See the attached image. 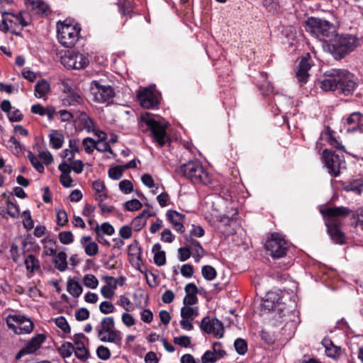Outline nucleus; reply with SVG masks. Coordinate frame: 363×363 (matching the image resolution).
Instances as JSON below:
<instances>
[{
  "label": "nucleus",
  "instance_id": "f257e3e1",
  "mask_svg": "<svg viewBox=\"0 0 363 363\" xmlns=\"http://www.w3.org/2000/svg\"><path fill=\"white\" fill-rule=\"evenodd\" d=\"M318 85L324 91H337L345 96L352 94L357 87L354 74L345 69L327 71Z\"/></svg>",
  "mask_w": 363,
  "mask_h": 363
},
{
  "label": "nucleus",
  "instance_id": "f03ea898",
  "mask_svg": "<svg viewBox=\"0 0 363 363\" xmlns=\"http://www.w3.org/2000/svg\"><path fill=\"white\" fill-rule=\"evenodd\" d=\"M357 45V39L350 35H335L323 45L324 50L333 55L335 59L340 60L352 52Z\"/></svg>",
  "mask_w": 363,
  "mask_h": 363
},
{
  "label": "nucleus",
  "instance_id": "7ed1b4c3",
  "mask_svg": "<svg viewBox=\"0 0 363 363\" xmlns=\"http://www.w3.org/2000/svg\"><path fill=\"white\" fill-rule=\"evenodd\" d=\"M178 177H185L194 184L207 185L211 183L208 173L198 160H190L175 169Z\"/></svg>",
  "mask_w": 363,
  "mask_h": 363
},
{
  "label": "nucleus",
  "instance_id": "20e7f679",
  "mask_svg": "<svg viewBox=\"0 0 363 363\" xmlns=\"http://www.w3.org/2000/svg\"><path fill=\"white\" fill-rule=\"evenodd\" d=\"M306 30L318 40L323 41V45L332 38L336 32L335 27L328 21L317 18H309L306 23Z\"/></svg>",
  "mask_w": 363,
  "mask_h": 363
},
{
  "label": "nucleus",
  "instance_id": "39448f33",
  "mask_svg": "<svg viewBox=\"0 0 363 363\" xmlns=\"http://www.w3.org/2000/svg\"><path fill=\"white\" fill-rule=\"evenodd\" d=\"M98 337L101 342H113L120 345L122 340L121 333L115 329V323L113 317H104L101 319L100 325L96 328Z\"/></svg>",
  "mask_w": 363,
  "mask_h": 363
},
{
  "label": "nucleus",
  "instance_id": "423d86ee",
  "mask_svg": "<svg viewBox=\"0 0 363 363\" xmlns=\"http://www.w3.org/2000/svg\"><path fill=\"white\" fill-rule=\"evenodd\" d=\"M140 120L141 123H145L147 125L145 130H150L152 139L157 143L158 146H164L169 140V137L166 132V126L155 121L148 113L141 115Z\"/></svg>",
  "mask_w": 363,
  "mask_h": 363
},
{
  "label": "nucleus",
  "instance_id": "0eeeda50",
  "mask_svg": "<svg viewBox=\"0 0 363 363\" xmlns=\"http://www.w3.org/2000/svg\"><path fill=\"white\" fill-rule=\"evenodd\" d=\"M80 29L76 26L58 22L57 33L59 43L65 48H73L79 39Z\"/></svg>",
  "mask_w": 363,
  "mask_h": 363
},
{
  "label": "nucleus",
  "instance_id": "6e6552de",
  "mask_svg": "<svg viewBox=\"0 0 363 363\" xmlns=\"http://www.w3.org/2000/svg\"><path fill=\"white\" fill-rule=\"evenodd\" d=\"M28 25L22 12L14 14L11 12L2 16L0 30L4 33L11 32L16 35H21L23 27Z\"/></svg>",
  "mask_w": 363,
  "mask_h": 363
},
{
  "label": "nucleus",
  "instance_id": "1a4fd4ad",
  "mask_svg": "<svg viewBox=\"0 0 363 363\" xmlns=\"http://www.w3.org/2000/svg\"><path fill=\"white\" fill-rule=\"evenodd\" d=\"M321 213L328 227H340L343 220L350 216L352 210L348 207L335 206L322 210Z\"/></svg>",
  "mask_w": 363,
  "mask_h": 363
},
{
  "label": "nucleus",
  "instance_id": "9d476101",
  "mask_svg": "<svg viewBox=\"0 0 363 363\" xmlns=\"http://www.w3.org/2000/svg\"><path fill=\"white\" fill-rule=\"evenodd\" d=\"M290 247V243L286 240L284 236L278 233H274L271 238L267 241L266 249L269 255L274 259H278L286 255Z\"/></svg>",
  "mask_w": 363,
  "mask_h": 363
},
{
  "label": "nucleus",
  "instance_id": "9b49d317",
  "mask_svg": "<svg viewBox=\"0 0 363 363\" xmlns=\"http://www.w3.org/2000/svg\"><path fill=\"white\" fill-rule=\"evenodd\" d=\"M8 327L16 334H28L33 330V322L21 315H9L6 318Z\"/></svg>",
  "mask_w": 363,
  "mask_h": 363
},
{
  "label": "nucleus",
  "instance_id": "f8f14e48",
  "mask_svg": "<svg viewBox=\"0 0 363 363\" xmlns=\"http://www.w3.org/2000/svg\"><path fill=\"white\" fill-rule=\"evenodd\" d=\"M90 91L94 100L98 103L108 102L115 96L113 88L110 85H104L99 81H92Z\"/></svg>",
  "mask_w": 363,
  "mask_h": 363
},
{
  "label": "nucleus",
  "instance_id": "ddd939ff",
  "mask_svg": "<svg viewBox=\"0 0 363 363\" xmlns=\"http://www.w3.org/2000/svg\"><path fill=\"white\" fill-rule=\"evenodd\" d=\"M322 158L325 166L328 169V173L334 177H338L340 173V169L344 162V161L340 158L339 155L325 149L323 152Z\"/></svg>",
  "mask_w": 363,
  "mask_h": 363
},
{
  "label": "nucleus",
  "instance_id": "4468645a",
  "mask_svg": "<svg viewBox=\"0 0 363 363\" xmlns=\"http://www.w3.org/2000/svg\"><path fill=\"white\" fill-rule=\"evenodd\" d=\"M277 295L274 293H268L267 298L264 301V307L268 310H273L278 313L277 319L290 317L292 314V311L289 308H286L285 304L277 298L276 299Z\"/></svg>",
  "mask_w": 363,
  "mask_h": 363
},
{
  "label": "nucleus",
  "instance_id": "2eb2a0df",
  "mask_svg": "<svg viewBox=\"0 0 363 363\" xmlns=\"http://www.w3.org/2000/svg\"><path fill=\"white\" fill-rule=\"evenodd\" d=\"M62 64L68 69H80L86 67L89 61L86 56L79 52H70L61 58Z\"/></svg>",
  "mask_w": 363,
  "mask_h": 363
},
{
  "label": "nucleus",
  "instance_id": "dca6fc26",
  "mask_svg": "<svg viewBox=\"0 0 363 363\" xmlns=\"http://www.w3.org/2000/svg\"><path fill=\"white\" fill-rule=\"evenodd\" d=\"M311 67V59L308 53L303 57L299 62L298 68L296 71V77L301 86L308 82L309 74L308 70Z\"/></svg>",
  "mask_w": 363,
  "mask_h": 363
},
{
  "label": "nucleus",
  "instance_id": "f3484780",
  "mask_svg": "<svg viewBox=\"0 0 363 363\" xmlns=\"http://www.w3.org/2000/svg\"><path fill=\"white\" fill-rule=\"evenodd\" d=\"M167 220L172 223L174 230L179 233L185 232V227L184 223L185 220V216L176 211L168 210L166 213Z\"/></svg>",
  "mask_w": 363,
  "mask_h": 363
},
{
  "label": "nucleus",
  "instance_id": "a211bd4d",
  "mask_svg": "<svg viewBox=\"0 0 363 363\" xmlns=\"http://www.w3.org/2000/svg\"><path fill=\"white\" fill-rule=\"evenodd\" d=\"M345 125L348 133L362 130L363 128V115L359 112L352 113L347 118Z\"/></svg>",
  "mask_w": 363,
  "mask_h": 363
},
{
  "label": "nucleus",
  "instance_id": "6ab92c4d",
  "mask_svg": "<svg viewBox=\"0 0 363 363\" xmlns=\"http://www.w3.org/2000/svg\"><path fill=\"white\" fill-rule=\"evenodd\" d=\"M138 98L140 105L145 108H154L157 104V99L155 94L148 89H144L138 94Z\"/></svg>",
  "mask_w": 363,
  "mask_h": 363
},
{
  "label": "nucleus",
  "instance_id": "aec40b11",
  "mask_svg": "<svg viewBox=\"0 0 363 363\" xmlns=\"http://www.w3.org/2000/svg\"><path fill=\"white\" fill-rule=\"evenodd\" d=\"M46 337L43 334H38L32 337L23 347L27 354H33L36 352L45 342Z\"/></svg>",
  "mask_w": 363,
  "mask_h": 363
},
{
  "label": "nucleus",
  "instance_id": "412c9836",
  "mask_svg": "<svg viewBox=\"0 0 363 363\" xmlns=\"http://www.w3.org/2000/svg\"><path fill=\"white\" fill-rule=\"evenodd\" d=\"M80 244L88 256H95L98 254L99 246L96 242L92 241L90 236H82L80 239Z\"/></svg>",
  "mask_w": 363,
  "mask_h": 363
},
{
  "label": "nucleus",
  "instance_id": "4be33fe9",
  "mask_svg": "<svg viewBox=\"0 0 363 363\" xmlns=\"http://www.w3.org/2000/svg\"><path fill=\"white\" fill-rule=\"evenodd\" d=\"M50 91V85L45 79L39 80L35 86V97L39 99H45L47 95Z\"/></svg>",
  "mask_w": 363,
  "mask_h": 363
},
{
  "label": "nucleus",
  "instance_id": "5701e85b",
  "mask_svg": "<svg viewBox=\"0 0 363 363\" xmlns=\"http://www.w3.org/2000/svg\"><path fill=\"white\" fill-rule=\"evenodd\" d=\"M82 145L84 147L85 152L89 154L91 153L94 149H96L100 152L106 151L111 149L110 146L106 143L104 144L103 148H100L99 146H97L95 140L89 137H87L83 140Z\"/></svg>",
  "mask_w": 363,
  "mask_h": 363
},
{
  "label": "nucleus",
  "instance_id": "b1692460",
  "mask_svg": "<svg viewBox=\"0 0 363 363\" xmlns=\"http://www.w3.org/2000/svg\"><path fill=\"white\" fill-rule=\"evenodd\" d=\"M52 262L55 267L60 272H65L67 269V254L65 252H55Z\"/></svg>",
  "mask_w": 363,
  "mask_h": 363
},
{
  "label": "nucleus",
  "instance_id": "393cba45",
  "mask_svg": "<svg viewBox=\"0 0 363 363\" xmlns=\"http://www.w3.org/2000/svg\"><path fill=\"white\" fill-rule=\"evenodd\" d=\"M92 187L96 192V199L97 201H104L107 199V189L105 184L101 180L94 181Z\"/></svg>",
  "mask_w": 363,
  "mask_h": 363
},
{
  "label": "nucleus",
  "instance_id": "a878e982",
  "mask_svg": "<svg viewBox=\"0 0 363 363\" xmlns=\"http://www.w3.org/2000/svg\"><path fill=\"white\" fill-rule=\"evenodd\" d=\"M68 91L69 93L67 94V95L65 96L62 100V104L64 106H76L77 104H81L83 103V99L79 94L74 91H72L70 89H68Z\"/></svg>",
  "mask_w": 363,
  "mask_h": 363
},
{
  "label": "nucleus",
  "instance_id": "bb28decb",
  "mask_svg": "<svg viewBox=\"0 0 363 363\" xmlns=\"http://www.w3.org/2000/svg\"><path fill=\"white\" fill-rule=\"evenodd\" d=\"M32 9L35 11L37 13L42 15H48L49 13L48 6L42 0H26Z\"/></svg>",
  "mask_w": 363,
  "mask_h": 363
},
{
  "label": "nucleus",
  "instance_id": "cd10ccee",
  "mask_svg": "<svg viewBox=\"0 0 363 363\" xmlns=\"http://www.w3.org/2000/svg\"><path fill=\"white\" fill-rule=\"evenodd\" d=\"M320 140H326L330 145L337 149H342L343 146L333 135V130L328 127L324 132L321 133Z\"/></svg>",
  "mask_w": 363,
  "mask_h": 363
},
{
  "label": "nucleus",
  "instance_id": "c85d7f7f",
  "mask_svg": "<svg viewBox=\"0 0 363 363\" xmlns=\"http://www.w3.org/2000/svg\"><path fill=\"white\" fill-rule=\"evenodd\" d=\"M155 264L157 266H162L166 263V255L164 251H161V245L159 243L155 244L152 247Z\"/></svg>",
  "mask_w": 363,
  "mask_h": 363
},
{
  "label": "nucleus",
  "instance_id": "c756f323",
  "mask_svg": "<svg viewBox=\"0 0 363 363\" xmlns=\"http://www.w3.org/2000/svg\"><path fill=\"white\" fill-rule=\"evenodd\" d=\"M67 291L74 297H79L83 289L81 284L76 280L69 279L67 281Z\"/></svg>",
  "mask_w": 363,
  "mask_h": 363
},
{
  "label": "nucleus",
  "instance_id": "7c9ffc66",
  "mask_svg": "<svg viewBox=\"0 0 363 363\" xmlns=\"http://www.w3.org/2000/svg\"><path fill=\"white\" fill-rule=\"evenodd\" d=\"M328 233L335 243L343 244L345 242V235L340 230V227H328Z\"/></svg>",
  "mask_w": 363,
  "mask_h": 363
},
{
  "label": "nucleus",
  "instance_id": "2f4dec72",
  "mask_svg": "<svg viewBox=\"0 0 363 363\" xmlns=\"http://www.w3.org/2000/svg\"><path fill=\"white\" fill-rule=\"evenodd\" d=\"M24 264L26 269L30 272H34L40 268V261L33 255H28L24 260Z\"/></svg>",
  "mask_w": 363,
  "mask_h": 363
},
{
  "label": "nucleus",
  "instance_id": "473e14b6",
  "mask_svg": "<svg viewBox=\"0 0 363 363\" xmlns=\"http://www.w3.org/2000/svg\"><path fill=\"white\" fill-rule=\"evenodd\" d=\"M50 145L54 149H60L64 143V135L57 130H54L49 135Z\"/></svg>",
  "mask_w": 363,
  "mask_h": 363
},
{
  "label": "nucleus",
  "instance_id": "72a5a7b5",
  "mask_svg": "<svg viewBox=\"0 0 363 363\" xmlns=\"http://www.w3.org/2000/svg\"><path fill=\"white\" fill-rule=\"evenodd\" d=\"M43 242L45 243L44 247L43 255L48 256H54L56 252V242L53 239L45 238Z\"/></svg>",
  "mask_w": 363,
  "mask_h": 363
},
{
  "label": "nucleus",
  "instance_id": "f704fd0d",
  "mask_svg": "<svg viewBox=\"0 0 363 363\" xmlns=\"http://www.w3.org/2000/svg\"><path fill=\"white\" fill-rule=\"evenodd\" d=\"M198 308L191 307L190 306H184L181 308V316L182 318H189L194 320L195 317L198 315Z\"/></svg>",
  "mask_w": 363,
  "mask_h": 363
},
{
  "label": "nucleus",
  "instance_id": "c9c22d12",
  "mask_svg": "<svg viewBox=\"0 0 363 363\" xmlns=\"http://www.w3.org/2000/svg\"><path fill=\"white\" fill-rule=\"evenodd\" d=\"M94 231L96 234H101V235H111L114 233L113 227L109 224L108 223H104L101 225L98 224L94 228Z\"/></svg>",
  "mask_w": 363,
  "mask_h": 363
},
{
  "label": "nucleus",
  "instance_id": "e433bc0d",
  "mask_svg": "<svg viewBox=\"0 0 363 363\" xmlns=\"http://www.w3.org/2000/svg\"><path fill=\"white\" fill-rule=\"evenodd\" d=\"M260 77L263 82L262 84H259V89L261 90V91H262L263 94H269L273 91V87L269 82H267V73L261 72Z\"/></svg>",
  "mask_w": 363,
  "mask_h": 363
},
{
  "label": "nucleus",
  "instance_id": "4c0bfd02",
  "mask_svg": "<svg viewBox=\"0 0 363 363\" xmlns=\"http://www.w3.org/2000/svg\"><path fill=\"white\" fill-rule=\"evenodd\" d=\"M212 326V334L218 338H221L223 336L224 327L223 323L217 318H213L211 323Z\"/></svg>",
  "mask_w": 363,
  "mask_h": 363
},
{
  "label": "nucleus",
  "instance_id": "58836bf2",
  "mask_svg": "<svg viewBox=\"0 0 363 363\" xmlns=\"http://www.w3.org/2000/svg\"><path fill=\"white\" fill-rule=\"evenodd\" d=\"M201 274L203 278L208 281L213 280L216 277V269L210 265H205L201 269Z\"/></svg>",
  "mask_w": 363,
  "mask_h": 363
},
{
  "label": "nucleus",
  "instance_id": "ea45409f",
  "mask_svg": "<svg viewBox=\"0 0 363 363\" xmlns=\"http://www.w3.org/2000/svg\"><path fill=\"white\" fill-rule=\"evenodd\" d=\"M74 350V345L71 342H67L62 345L58 351L63 358H66L72 355Z\"/></svg>",
  "mask_w": 363,
  "mask_h": 363
},
{
  "label": "nucleus",
  "instance_id": "a19ab883",
  "mask_svg": "<svg viewBox=\"0 0 363 363\" xmlns=\"http://www.w3.org/2000/svg\"><path fill=\"white\" fill-rule=\"evenodd\" d=\"M84 284L90 289H96L99 285L97 278L93 274H86L83 278Z\"/></svg>",
  "mask_w": 363,
  "mask_h": 363
},
{
  "label": "nucleus",
  "instance_id": "79ce46f5",
  "mask_svg": "<svg viewBox=\"0 0 363 363\" xmlns=\"http://www.w3.org/2000/svg\"><path fill=\"white\" fill-rule=\"evenodd\" d=\"M28 158L33 165V167L40 173H43L45 170L43 164L40 162V160L31 152H29L28 154Z\"/></svg>",
  "mask_w": 363,
  "mask_h": 363
},
{
  "label": "nucleus",
  "instance_id": "37998d69",
  "mask_svg": "<svg viewBox=\"0 0 363 363\" xmlns=\"http://www.w3.org/2000/svg\"><path fill=\"white\" fill-rule=\"evenodd\" d=\"M234 347L235 348L236 352L241 355H243L247 351V342L242 338H238L235 340L234 342Z\"/></svg>",
  "mask_w": 363,
  "mask_h": 363
},
{
  "label": "nucleus",
  "instance_id": "c03bdc74",
  "mask_svg": "<svg viewBox=\"0 0 363 363\" xmlns=\"http://www.w3.org/2000/svg\"><path fill=\"white\" fill-rule=\"evenodd\" d=\"M56 325L60 328L64 333H69L71 328L66 318L64 316H60L55 319Z\"/></svg>",
  "mask_w": 363,
  "mask_h": 363
},
{
  "label": "nucleus",
  "instance_id": "a18cd8bd",
  "mask_svg": "<svg viewBox=\"0 0 363 363\" xmlns=\"http://www.w3.org/2000/svg\"><path fill=\"white\" fill-rule=\"evenodd\" d=\"M58 238L64 245L71 244L74 240V235L71 231H62L58 234Z\"/></svg>",
  "mask_w": 363,
  "mask_h": 363
},
{
  "label": "nucleus",
  "instance_id": "49530a36",
  "mask_svg": "<svg viewBox=\"0 0 363 363\" xmlns=\"http://www.w3.org/2000/svg\"><path fill=\"white\" fill-rule=\"evenodd\" d=\"M81 115H83L84 116L83 118V124L84 128L87 130V132H95L96 128L94 121L90 117L87 116L86 113L84 112H82Z\"/></svg>",
  "mask_w": 363,
  "mask_h": 363
},
{
  "label": "nucleus",
  "instance_id": "de8ad7c7",
  "mask_svg": "<svg viewBox=\"0 0 363 363\" xmlns=\"http://www.w3.org/2000/svg\"><path fill=\"white\" fill-rule=\"evenodd\" d=\"M142 203L138 199H131L124 203V206L127 211H138L142 208Z\"/></svg>",
  "mask_w": 363,
  "mask_h": 363
},
{
  "label": "nucleus",
  "instance_id": "09e8293b",
  "mask_svg": "<svg viewBox=\"0 0 363 363\" xmlns=\"http://www.w3.org/2000/svg\"><path fill=\"white\" fill-rule=\"evenodd\" d=\"M96 354L99 359L106 360L110 358L111 352L108 347L100 345L97 347Z\"/></svg>",
  "mask_w": 363,
  "mask_h": 363
},
{
  "label": "nucleus",
  "instance_id": "8fccbe9b",
  "mask_svg": "<svg viewBox=\"0 0 363 363\" xmlns=\"http://www.w3.org/2000/svg\"><path fill=\"white\" fill-rule=\"evenodd\" d=\"M13 3V0H0V13L1 16L11 12L10 10Z\"/></svg>",
  "mask_w": 363,
  "mask_h": 363
},
{
  "label": "nucleus",
  "instance_id": "3c124183",
  "mask_svg": "<svg viewBox=\"0 0 363 363\" xmlns=\"http://www.w3.org/2000/svg\"><path fill=\"white\" fill-rule=\"evenodd\" d=\"M146 224V221L140 216L134 218L131 222V228L135 231H140Z\"/></svg>",
  "mask_w": 363,
  "mask_h": 363
},
{
  "label": "nucleus",
  "instance_id": "603ef678",
  "mask_svg": "<svg viewBox=\"0 0 363 363\" xmlns=\"http://www.w3.org/2000/svg\"><path fill=\"white\" fill-rule=\"evenodd\" d=\"M68 222L67 213L65 210H57V223L60 226H64Z\"/></svg>",
  "mask_w": 363,
  "mask_h": 363
},
{
  "label": "nucleus",
  "instance_id": "864d4df0",
  "mask_svg": "<svg viewBox=\"0 0 363 363\" xmlns=\"http://www.w3.org/2000/svg\"><path fill=\"white\" fill-rule=\"evenodd\" d=\"M204 234H205V230L201 226L193 224L191 225V229L189 232V236L188 238H193V237L201 238V237L203 236Z\"/></svg>",
  "mask_w": 363,
  "mask_h": 363
},
{
  "label": "nucleus",
  "instance_id": "5fc2aeb1",
  "mask_svg": "<svg viewBox=\"0 0 363 363\" xmlns=\"http://www.w3.org/2000/svg\"><path fill=\"white\" fill-rule=\"evenodd\" d=\"M178 252L179 260L182 262L187 260L190 257L191 254H192L189 245L180 247L178 250Z\"/></svg>",
  "mask_w": 363,
  "mask_h": 363
},
{
  "label": "nucleus",
  "instance_id": "6e6d98bb",
  "mask_svg": "<svg viewBox=\"0 0 363 363\" xmlns=\"http://www.w3.org/2000/svg\"><path fill=\"white\" fill-rule=\"evenodd\" d=\"M86 339L85 335L83 333L75 334L73 336V341L74 345V350L79 348H85L84 340Z\"/></svg>",
  "mask_w": 363,
  "mask_h": 363
},
{
  "label": "nucleus",
  "instance_id": "4d7b16f0",
  "mask_svg": "<svg viewBox=\"0 0 363 363\" xmlns=\"http://www.w3.org/2000/svg\"><path fill=\"white\" fill-rule=\"evenodd\" d=\"M262 5L269 11H275L279 8L277 0H262Z\"/></svg>",
  "mask_w": 363,
  "mask_h": 363
},
{
  "label": "nucleus",
  "instance_id": "13d9d810",
  "mask_svg": "<svg viewBox=\"0 0 363 363\" xmlns=\"http://www.w3.org/2000/svg\"><path fill=\"white\" fill-rule=\"evenodd\" d=\"M115 307L110 301H103L99 305V310L104 314H108L114 311Z\"/></svg>",
  "mask_w": 363,
  "mask_h": 363
},
{
  "label": "nucleus",
  "instance_id": "bf43d9fd",
  "mask_svg": "<svg viewBox=\"0 0 363 363\" xmlns=\"http://www.w3.org/2000/svg\"><path fill=\"white\" fill-rule=\"evenodd\" d=\"M212 322L213 319H211L209 317H205L201 320L200 327L206 333L211 334L212 333Z\"/></svg>",
  "mask_w": 363,
  "mask_h": 363
},
{
  "label": "nucleus",
  "instance_id": "052dcab7",
  "mask_svg": "<svg viewBox=\"0 0 363 363\" xmlns=\"http://www.w3.org/2000/svg\"><path fill=\"white\" fill-rule=\"evenodd\" d=\"M119 189L124 194H129L133 189V184L130 180L123 179L119 183Z\"/></svg>",
  "mask_w": 363,
  "mask_h": 363
},
{
  "label": "nucleus",
  "instance_id": "680f3d73",
  "mask_svg": "<svg viewBox=\"0 0 363 363\" xmlns=\"http://www.w3.org/2000/svg\"><path fill=\"white\" fill-rule=\"evenodd\" d=\"M174 342L181 347H188L191 344V339L186 335L176 337L174 338Z\"/></svg>",
  "mask_w": 363,
  "mask_h": 363
},
{
  "label": "nucleus",
  "instance_id": "e2e57ef3",
  "mask_svg": "<svg viewBox=\"0 0 363 363\" xmlns=\"http://www.w3.org/2000/svg\"><path fill=\"white\" fill-rule=\"evenodd\" d=\"M218 359L214 352L206 351L201 357L202 363H213Z\"/></svg>",
  "mask_w": 363,
  "mask_h": 363
},
{
  "label": "nucleus",
  "instance_id": "0e129e2a",
  "mask_svg": "<svg viewBox=\"0 0 363 363\" xmlns=\"http://www.w3.org/2000/svg\"><path fill=\"white\" fill-rule=\"evenodd\" d=\"M89 311L85 308H80L75 312V318L78 321H83L89 318Z\"/></svg>",
  "mask_w": 363,
  "mask_h": 363
},
{
  "label": "nucleus",
  "instance_id": "69168bd1",
  "mask_svg": "<svg viewBox=\"0 0 363 363\" xmlns=\"http://www.w3.org/2000/svg\"><path fill=\"white\" fill-rule=\"evenodd\" d=\"M24 216V219L23 221V224L24 227L28 230H30L33 228V220L31 218L30 213L29 211H24L23 213Z\"/></svg>",
  "mask_w": 363,
  "mask_h": 363
},
{
  "label": "nucleus",
  "instance_id": "338daca9",
  "mask_svg": "<svg viewBox=\"0 0 363 363\" xmlns=\"http://www.w3.org/2000/svg\"><path fill=\"white\" fill-rule=\"evenodd\" d=\"M74 354L75 356L79 359H80L81 361H86L89 356V352L88 351L87 349L85 348H78V349H76V350H74Z\"/></svg>",
  "mask_w": 363,
  "mask_h": 363
},
{
  "label": "nucleus",
  "instance_id": "774afa93",
  "mask_svg": "<svg viewBox=\"0 0 363 363\" xmlns=\"http://www.w3.org/2000/svg\"><path fill=\"white\" fill-rule=\"evenodd\" d=\"M108 175L111 179L118 180L123 175V169L120 167L110 168L108 170Z\"/></svg>",
  "mask_w": 363,
  "mask_h": 363
}]
</instances>
